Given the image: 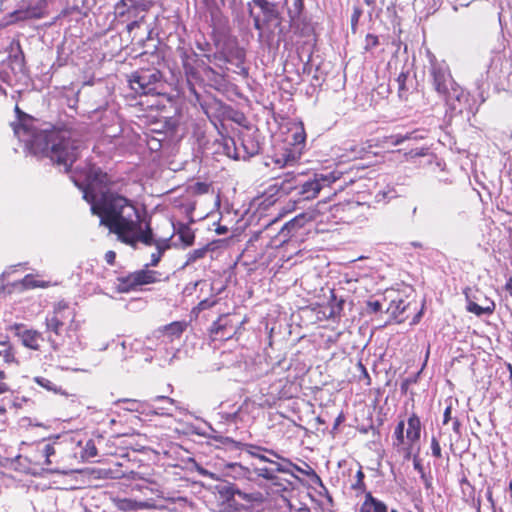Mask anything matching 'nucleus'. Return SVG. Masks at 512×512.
<instances>
[{
  "label": "nucleus",
  "mask_w": 512,
  "mask_h": 512,
  "mask_svg": "<svg viewBox=\"0 0 512 512\" xmlns=\"http://www.w3.org/2000/svg\"><path fill=\"white\" fill-rule=\"evenodd\" d=\"M216 303L217 300L207 298L200 301L195 309H197L198 311H204L206 309L213 307Z\"/></svg>",
  "instance_id": "47"
},
{
  "label": "nucleus",
  "mask_w": 512,
  "mask_h": 512,
  "mask_svg": "<svg viewBox=\"0 0 512 512\" xmlns=\"http://www.w3.org/2000/svg\"><path fill=\"white\" fill-rule=\"evenodd\" d=\"M182 67L189 85H193L201 80L200 70L204 72H213V69L207 66L203 60L193 51L183 50L180 54Z\"/></svg>",
  "instance_id": "8"
},
{
  "label": "nucleus",
  "mask_w": 512,
  "mask_h": 512,
  "mask_svg": "<svg viewBox=\"0 0 512 512\" xmlns=\"http://www.w3.org/2000/svg\"><path fill=\"white\" fill-rule=\"evenodd\" d=\"M134 273L127 275L126 277L119 278L118 290L120 292H129L134 290L137 286H140L139 283L133 281Z\"/></svg>",
  "instance_id": "34"
},
{
  "label": "nucleus",
  "mask_w": 512,
  "mask_h": 512,
  "mask_svg": "<svg viewBox=\"0 0 512 512\" xmlns=\"http://www.w3.org/2000/svg\"><path fill=\"white\" fill-rule=\"evenodd\" d=\"M364 2L367 6L373 8L380 6L381 8L387 7L389 9L390 7L395 6L397 0H364Z\"/></svg>",
  "instance_id": "43"
},
{
  "label": "nucleus",
  "mask_w": 512,
  "mask_h": 512,
  "mask_svg": "<svg viewBox=\"0 0 512 512\" xmlns=\"http://www.w3.org/2000/svg\"><path fill=\"white\" fill-rule=\"evenodd\" d=\"M158 272L148 270V269H142L139 271L134 272L133 281L136 283H139V285H146L155 283L157 281Z\"/></svg>",
  "instance_id": "23"
},
{
  "label": "nucleus",
  "mask_w": 512,
  "mask_h": 512,
  "mask_svg": "<svg viewBox=\"0 0 512 512\" xmlns=\"http://www.w3.org/2000/svg\"><path fill=\"white\" fill-rule=\"evenodd\" d=\"M130 89L139 96L160 95L164 90L162 73L159 70H139L133 72L128 79Z\"/></svg>",
  "instance_id": "4"
},
{
  "label": "nucleus",
  "mask_w": 512,
  "mask_h": 512,
  "mask_svg": "<svg viewBox=\"0 0 512 512\" xmlns=\"http://www.w3.org/2000/svg\"><path fill=\"white\" fill-rule=\"evenodd\" d=\"M429 78L434 90L439 96L447 94L452 87H455L450 68L444 60L437 59L434 55L429 54Z\"/></svg>",
  "instance_id": "5"
},
{
  "label": "nucleus",
  "mask_w": 512,
  "mask_h": 512,
  "mask_svg": "<svg viewBox=\"0 0 512 512\" xmlns=\"http://www.w3.org/2000/svg\"><path fill=\"white\" fill-rule=\"evenodd\" d=\"M241 445H242V450H244L246 453H248L249 455H251L254 458H256V455L260 454V452H265V453L269 454V451H272L271 449L253 445V444H241Z\"/></svg>",
  "instance_id": "40"
},
{
  "label": "nucleus",
  "mask_w": 512,
  "mask_h": 512,
  "mask_svg": "<svg viewBox=\"0 0 512 512\" xmlns=\"http://www.w3.org/2000/svg\"><path fill=\"white\" fill-rule=\"evenodd\" d=\"M142 19H143V16H141V17H140V20H138L137 18L129 20V21H130V23H128V24H127V27H126V28H127V31H128V32H131V31H133L135 28L139 27L140 22H141V20H142Z\"/></svg>",
  "instance_id": "54"
},
{
  "label": "nucleus",
  "mask_w": 512,
  "mask_h": 512,
  "mask_svg": "<svg viewBox=\"0 0 512 512\" xmlns=\"http://www.w3.org/2000/svg\"><path fill=\"white\" fill-rule=\"evenodd\" d=\"M75 311L66 302L60 301L53 307V311L47 313L45 326L48 332L60 335L66 320L74 321Z\"/></svg>",
  "instance_id": "6"
},
{
  "label": "nucleus",
  "mask_w": 512,
  "mask_h": 512,
  "mask_svg": "<svg viewBox=\"0 0 512 512\" xmlns=\"http://www.w3.org/2000/svg\"><path fill=\"white\" fill-rule=\"evenodd\" d=\"M149 403L148 414L170 415L171 407L176 404V401L167 396H156Z\"/></svg>",
  "instance_id": "16"
},
{
  "label": "nucleus",
  "mask_w": 512,
  "mask_h": 512,
  "mask_svg": "<svg viewBox=\"0 0 512 512\" xmlns=\"http://www.w3.org/2000/svg\"><path fill=\"white\" fill-rule=\"evenodd\" d=\"M394 447L398 452L403 454L405 460L413 458L415 453L419 455L420 451L419 443H409L408 441L404 442L403 445H395Z\"/></svg>",
  "instance_id": "29"
},
{
  "label": "nucleus",
  "mask_w": 512,
  "mask_h": 512,
  "mask_svg": "<svg viewBox=\"0 0 512 512\" xmlns=\"http://www.w3.org/2000/svg\"><path fill=\"white\" fill-rule=\"evenodd\" d=\"M325 202H319L317 204V208L315 210L301 213L284 224L282 229L280 230V235L285 241L289 237H291L294 233L297 232L300 228H302L309 221H317L318 217L321 216L320 221H324V218L329 219V216H325L321 212V208L325 206Z\"/></svg>",
  "instance_id": "9"
},
{
  "label": "nucleus",
  "mask_w": 512,
  "mask_h": 512,
  "mask_svg": "<svg viewBox=\"0 0 512 512\" xmlns=\"http://www.w3.org/2000/svg\"><path fill=\"white\" fill-rule=\"evenodd\" d=\"M98 451L93 440H88L83 448L82 457L89 459L97 456Z\"/></svg>",
  "instance_id": "42"
},
{
  "label": "nucleus",
  "mask_w": 512,
  "mask_h": 512,
  "mask_svg": "<svg viewBox=\"0 0 512 512\" xmlns=\"http://www.w3.org/2000/svg\"><path fill=\"white\" fill-rule=\"evenodd\" d=\"M300 157L301 154L299 152V147L289 148L285 145L280 151L275 153L272 161L275 165L282 168L294 165L300 159Z\"/></svg>",
  "instance_id": "14"
},
{
  "label": "nucleus",
  "mask_w": 512,
  "mask_h": 512,
  "mask_svg": "<svg viewBox=\"0 0 512 512\" xmlns=\"http://www.w3.org/2000/svg\"><path fill=\"white\" fill-rule=\"evenodd\" d=\"M406 423V441L409 443H419L422 430L420 418L416 413L413 412L408 417Z\"/></svg>",
  "instance_id": "17"
},
{
  "label": "nucleus",
  "mask_w": 512,
  "mask_h": 512,
  "mask_svg": "<svg viewBox=\"0 0 512 512\" xmlns=\"http://www.w3.org/2000/svg\"><path fill=\"white\" fill-rule=\"evenodd\" d=\"M408 79V72H400L397 78L395 79V83L397 85L399 97H404L405 93L408 91L406 87V82Z\"/></svg>",
  "instance_id": "39"
},
{
  "label": "nucleus",
  "mask_w": 512,
  "mask_h": 512,
  "mask_svg": "<svg viewBox=\"0 0 512 512\" xmlns=\"http://www.w3.org/2000/svg\"><path fill=\"white\" fill-rule=\"evenodd\" d=\"M306 467L308 468V471H305L304 469H302L301 467H299V466H297V465L295 464V467H293V473H294L295 471L300 472V473H302V474H304V475H310L311 473H314V471L312 470V468H311L310 466H308V465L306 464Z\"/></svg>",
  "instance_id": "57"
},
{
  "label": "nucleus",
  "mask_w": 512,
  "mask_h": 512,
  "mask_svg": "<svg viewBox=\"0 0 512 512\" xmlns=\"http://www.w3.org/2000/svg\"><path fill=\"white\" fill-rule=\"evenodd\" d=\"M486 498H487L488 502L490 503L491 507L494 509L495 508V502H494V499H493L492 489L490 487L486 491Z\"/></svg>",
  "instance_id": "58"
},
{
  "label": "nucleus",
  "mask_w": 512,
  "mask_h": 512,
  "mask_svg": "<svg viewBox=\"0 0 512 512\" xmlns=\"http://www.w3.org/2000/svg\"><path fill=\"white\" fill-rule=\"evenodd\" d=\"M48 341L51 345V348L54 350V351H57L59 349V344L51 337L48 338Z\"/></svg>",
  "instance_id": "64"
},
{
  "label": "nucleus",
  "mask_w": 512,
  "mask_h": 512,
  "mask_svg": "<svg viewBox=\"0 0 512 512\" xmlns=\"http://www.w3.org/2000/svg\"><path fill=\"white\" fill-rule=\"evenodd\" d=\"M431 450H432V455L434 457L441 458V456H442L441 447H440L439 441L437 440L436 437H432V439H431Z\"/></svg>",
  "instance_id": "49"
},
{
  "label": "nucleus",
  "mask_w": 512,
  "mask_h": 512,
  "mask_svg": "<svg viewBox=\"0 0 512 512\" xmlns=\"http://www.w3.org/2000/svg\"><path fill=\"white\" fill-rule=\"evenodd\" d=\"M451 419V407H447L443 415V424H447Z\"/></svg>",
  "instance_id": "60"
},
{
  "label": "nucleus",
  "mask_w": 512,
  "mask_h": 512,
  "mask_svg": "<svg viewBox=\"0 0 512 512\" xmlns=\"http://www.w3.org/2000/svg\"><path fill=\"white\" fill-rule=\"evenodd\" d=\"M361 15H362L361 8L355 6L353 8V12L351 15V30L353 33H356V31H357V26H358L359 19H360Z\"/></svg>",
  "instance_id": "44"
},
{
  "label": "nucleus",
  "mask_w": 512,
  "mask_h": 512,
  "mask_svg": "<svg viewBox=\"0 0 512 512\" xmlns=\"http://www.w3.org/2000/svg\"><path fill=\"white\" fill-rule=\"evenodd\" d=\"M252 2L260 8L265 17V21H277L280 23L281 11L279 10V3L270 0H252Z\"/></svg>",
  "instance_id": "15"
},
{
  "label": "nucleus",
  "mask_w": 512,
  "mask_h": 512,
  "mask_svg": "<svg viewBox=\"0 0 512 512\" xmlns=\"http://www.w3.org/2000/svg\"><path fill=\"white\" fill-rule=\"evenodd\" d=\"M264 452H260V454H257L256 455V458L259 459L260 461H263V462H270L271 459L268 458L265 454H263Z\"/></svg>",
  "instance_id": "63"
},
{
  "label": "nucleus",
  "mask_w": 512,
  "mask_h": 512,
  "mask_svg": "<svg viewBox=\"0 0 512 512\" xmlns=\"http://www.w3.org/2000/svg\"><path fill=\"white\" fill-rule=\"evenodd\" d=\"M239 409L231 412V413H222L221 419L226 420L228 422H236V419L238 418Z\"/></svg>",
  "instance_id": "52"
},
{
  "label": "nucleus",
  "mask_w": 512,
  "mask_h": 512,
  "mask_svg": "<svg viewBox=\"0 0 512 512\" xmlns=\"http://www.w3.org/2000/svg\"><path fill=\"white\" fill-rule=\"evenodd\" d=\"M46 15V3L40 1L34 6H29L26 9H19L9 15V24L19 21H26L30 19H41Z\"/></svg>",
  "instance_id": "12"
},
{
  "label": "nucleus",
  "mask_w": 512,
  "mask_h": 512,
  "mask_svg": "<svg viewBox=\"0 0 512 512\" xmlns=\"http://www.w3.org/2000/svg\"><path fill=\"white\" fill-rule=\"evenodd\" d=\"M423 138H424L423 135H419L417 131H413L411 133H406L404 135L398 134V135L391 136V143L393 145H400L403 142H405L406 140L423 139Z\"/></svg>",
  "instance_id": "38"
},
{
  "label": "nucleus",
  "mask_w": 512,
  "mask_h": 512,
  "mask_svg": "<svg viewBox=\"0 0 512 512\" xmlns=\"http://www.w3.org/2000/svg\"><path fill=\"white\" fill-rule=\"evenodd\" d=\"M361 512H388V507L384 502L372 496L371 493H367Z\"/></svg>",
  "instance_id": "21"
},
{
  "label": "nucleus",
  "mask_w": 512,
  "mask_h": 512,
  "mask_svg": "<svg viewBox=\"0 0 512 512\" xmlns=\"http://www.w3.org/2000/svg\"><path fill=\"white\" fill-rule=\"evenodd\" d=\"M260 500V494H246L235 491L219 505L217 512H252L255 502Z\"/></svg>",
  "instance_id": "7"
},
{
  "label": "nucleus",
  "mask_w": 512,
  "mask_h": 512,
  "mask_svg": "<svg viewBox=\"0 0 512 512\" xmlns=\"http://www.w3.org/2000/svg\"><path fill=\"white\" fill-rule=\"evenodd\" d=\"M379 44L378 37L373 34H367L365 38V50L369 51Z\"/></svg>",
  "instance_id": "46"
},
{
  "label": "nucleus",
  "mask_w": 512,
  "mask_h": 512,
  "mask_svg": "<svg viewBox=\"0 0 512 512\" xmlns=\"http://www.w3.org/2000/svg\"><path fill=\"white\" fill-rule=\"evenodd\" d=\"M210 251V246L209 245H206L204 247H201V248H198V249H195V250H192L190 251L188 254H187V260L184 264V267L200 260V259H203L207 252Z\"/></svg>",
  "instance_id": "31"
},
{
  "label": "nucleus",
  "mask_w": 512,
  "mask_h": 512,
  "mask_svg": "<svg viewBox=\"0 0 512 512\" xmlns=\"http://www.w3.org/2000/svg\"><path fill=\"white\" fill-rule=\"evenodd\" d=\"M242 146L248 156H254L260 151L259 143L251 136H246L242 139Z\"/></svg>",
  "instance_id": "32"
},
{
  "label": "nucleus",
  "mask_w": 512,
  "mask_h": 512,
  "mask_svg": "<svg viewBox=\"0 0 512 512\" xmlns=\"http://www.w3.org/2000/svg\"><path fill=\"white\" fill-rule=\"evenodd\" d=\"M305 140H306V134H305L304 128L302 126H300V127H297L295 129V131H293L292 142L286 146L289 148H298L299 147V152L302 155L303 148L305 145Z\"/></svg>",
  "instance_id": "28"
},
{
  "label": "nucleus",
  "mask_w": 512,
  "mask_h": 512,
  "mask_svg": "<svg viewBox=\"0 0 512 512\" xmlns=\"http://www.w3.org/2000/svg\"><path fill=\"white\" fill-rule=\"evenodd\" d=\"M404 302L403 301H400L398 303V305L396 306V309L392 311V314H396L397 312L399 314H402L405 310V307L404 306H401Z\"/></svg>",
  "instance_id": "61"
},
{
  "label": "nucleus",
  "mask_w": 512,
  "mask_h": 512,
  "mask_svg": "<svg viewBox=\"0 0 512 512\" xmlns=\"http://www.w3.org/2000/svg\"><path fill=\"white\" fill-rule=\"evenodd\" d=\"M442 97L452 113H461L468 102V94L457 83Z\"/></svg>",
  "instance_id": "11"
},
{
  "label": "nucleus",
  "mask_w": 512,
  "mask_h": 512,
  "mask_svg": "<svg viewBox=\"0 0 512 512\" xmlns=\"http://www.w3.org/2000/svg\"><path fill=\"white\" fill-rule=\"evenodd\" d=\"M210 331L212 334L216 336L228 339L233 334V326L228 316L222 315L216 321L213 322Z\"/></svg>",
  "instance_id": "19"
},
{
  "label": "nucleus",
  "mask_w": 512,
  "mask_h": 512,
  "mask_svg": "<svg viewBox=\"0 0 512 512\" xmlns=\"http://www.w3.org/2000/svg\"><path fill=\"white\" fill-rule=\"evenodd\" d=\"M258 476L270 480L275 481L277 479L275 469L274 468H268V467H259L255 469Z\"/></svg>",
  "instance_id": "41"
},
{
  "label": "nucleus",
  "mask_w": 512,
  "mask_h": 512,
  "mask_svg": "<svg viewBox=\"0 0 512 512\" xmlns=\"http://www.w3.org/2000/svg\"><path fill=\"white\" fill-rule=\"evenodd\" d=\"M174 229L185 247L191 246L194 243L195 234L188 224L178 223L177 226L174 225Z\"/></svg>",
  "instance_id": "22"
},
{
  "label": "nucleus",
  "mask_w": 512,
  "mask_h": 512,
  "mask_svg": "<svg viewBox=\"0 0 512 512\" xmlns=\"http://www.w3.org/2000/svg\"><path fill=\"white\" fill-rule=\"evenodd\" d=\"M116 253L114 251H108L105 254V260L109 265H113L115 262Z\"/></svg>",
  "instance_id": "55"
},
{
  "label": "nucleus",
  "mask_w": 512,
  "mask_h": 512,
  "mask_svg": "<svg viewBox=\"0 0 512 512\" xmlns=\"http://www.w3.org/2000/svg\"><path fill=\"white\" fill-rule=\"evenodd\" d=\"M413 466L414 469L421 475V478L425 479V471L417 453H415L413 456Z\"/></svg>",
  "instance_id": "48"
},
{
  "label": "nucleus",
  "mask_w": 512,
  "mask_h": 512,
  "mask_svg": "<svg viewBox=\"0 0 512 512\" xmlns=\"http://www.w3.org/2000/svg\"><path fill=\"white\" fill-rule=\"evenodd\" d=\"M141 4L136 0H120L114 6L115 19L122 22L139 17Z\"/></svg>",
  "instance_id": "13"
},
{
  "label": "nucleus",
  "mask_w": 512,
  "mask_h": 512,
  "mask_svg": "<svg viewBox=\"0 0 512 512\" xmlns=\"http://www.w3.org/2000/svg\"><path fill=\"white\" fill-rule=\"evenodd\" d=\"M269 455H271L279 460V468H274L275 473L280 472V473L289 474L293 477H296L295 474H293V467H295V464L292 463L288 458L280 456L274 450L269 451Z\"/></svg>",
  "instance_id": "25"
},
{
  "label": "nucleus",
  "mask_w": 512,
  "mask_h": 512,
  "mask_svg": "<svg viewBox=\"0 0 512 512\" xmlns=\"http://www.w3.org/2000/svg\"><path fill=\"white\" fill-rule=\"evenodd\" d=\"M116 507L121 511H133V510H142V509H153L155 505L149 501H136L130 498H118L115 499Z\"/></svg>",
  "instance_id": "18"
},
{
  "label": "nucleus",
  "mask_w": 512,
  "mask_h": 512,
  "mask_svg": "<svg viewBox=\"0 0 512 512\" xmlns=\"http://www.w3.org/2000/svg\"><path fill=\"white\" fill-rule=\"evenodd\" d=\"M487 302L488 304L486 306H481L475 302L469 301L467 305V310L471 313H474L477 316L490 315L495 310V304L493 301L487 300Z\"/></svg>",
  "instance_id": "26"
},
{
  "label": "nucleus",
  "mask_w": 512,
  "mask_h": 512,
  "mask_svg": "<svg viewBox=\"0 0 512 512\" xmlns=\"http://www.w3.org/2000/svg\"><path fill=\"white\" fill-rule=\"evenodd\" d=\"M356 477H357V483H356L355 487H360V486L364 485V483H363L364 473L362 472V470L357 471Z\"/></svg>",
  "instance_id": "59"
},
{
  "label": "nucleus",
  "mask_w": 512,
  "mask_h": 512,
  "mask_svg": "<svg viewBox=\"0 0 512 512\" xmlns=\"http://www.w3.org/2000/svg\"><path fill=\"white\" fill-rule=\"evenodd\" d=\"M367 308L372 313H377L382 310V304L378 300H369L367 302Z\"/></svg>",
  "instance_id": "51"
},
{
  "label": "nucleus",
  "mask_w": 512,
  "mask_h": 512,
  "mask_svg": "<svg viewBox=\"0 0 512 512\" xmlns=\"http://www.w3.org/2000/svg\"><path fill=\"white\" fill-rule=\"evenodd\" d=\"M343 172L339 170L321 171L311 174H287L281 181L279 190L289 195L294 204L316 198L320 191L340 180Z\"/></svg>",
  "instance_id": "3"
},
{
  "label": "nucleus",
  "mask_w": 512,
  "mask_h": 512,
  "mask_svg": "<svg viewBox=\"0 0 512 512\" xmlns=\"http://www.w3.org/2000/svg\"><path fill=\"white\" fill-rule=\"evenodd\" d=\"M57 446H59L57 441L43 445L40 453L45 458V464L50 465L53 463V457L59 452V447Z\"/></svg>",
  "instance_id": "30"
},
{
  "label": "nucleus",
  "mask_w": 512,
  "mask_h": 512,
  "mask_svg": "<svg viewBox=\"0 0 512 512\" xmlns=\"http://www.w3.org/2000/svg\"><path fill=\"white\" fill-rule=\"evenodd\" d=\"M505 290L512 296V277L507 280Z\"/></svg>",
  "instance_id": "62"
},
{
  "label": "nucleus",
  "mask_w": 512,
  "mask_h": 512,
  "mask_svg": "<svg viewBox=\"0 0 512 512\" xmlns=\"http://www.w3.org/2000/svg\"><path fill=\"white\" fill-rule=\"evenodd\" d=\"M161 257L162 256L160 255V253H156V252L152 253L151 254V261H150V263L146 264L145 266L146 267H149V266L155 267V266H157L158 263L161 260Z\"/></svg>",
  "instance_id": "53"
},
{
  "label": "nucleus",
  "mask_w": 512,
  "mask_h": 512,
  "mask_svg": "<svg viewBox=\"0 0 512 512\" xmlns=\"http://www.w3.org/2000/svg\"><path fill=\"white\" fill-rule=\"evenodd\" d=\"M15 136L35 155L48 157L51 162L68 172L76 161L82 142L68 130L39 129L38 121L26 114L13 124Z\"/></svg>",
  "instance_id": "2"
},
{
  "label": "nucleus",
  "mask_w": 512,
  "mask_h": 512,
  "mask_svg": "<svg viewBox=\"0 0 512 512\" xmlns=\"http://www.w3.org/2000/svg\"><path fill=\"white\" fill-rule=\"evenodd\" d=\"M186 324L184 322H172L163 328V335L167 337L170 341H173L175 338H179L184 332Z\"/></svg>",
  "instance_id": "24"
},
{
  "label": "nucleus",
  "mask_w": 512,
  "mask_h": 512,
  "mask_svg": "<svg viewBox=\"0 0 512 512\" xmlns=\"http://www.w3.org/2000/svg\"><path fill=\"white\" fill-rule=\"evenodd\" d=\"M34 381L39 386H41L42 388H44V389H46L48 391H52L54 393L65 394L61 390V388H58L52 381H50L49 379H47L45 377L37 376V377L34 378Z\"/></svg>",
  "instance_id": "37"
},
{
  "label": "nucleus",
  "mask_w": 512,
  "mask_h": 512,
  "mask_svg": "<svg viewBox=\"0 0 512 512\" xmlns=\"http://www.w3.org/2000/svg\"><path fill=\"white\" fill-rule=\"evenodd\" d=\"M277 2L279 3V8L287 6V13L291 23L299 19L304 8L303 0H282Z\"/></svg>",
  "instance_id": "20"
},
{
  "label": "nucleus",
  "mask_w": 512,
  "mask_h": 512,
  "mask_svg": "<svg viewBox=\"0 0 512 512\" xmlns=\"http://www.w3.org/2000/svg\"><path fill=\"white\" fill-rule=\"evenodd\" d=\"M253 20H254V28L259 31V36L260 37H262V35H263L264 26L273 22V21H265V17L264 16H263V20L262 21L260 20L259 16H254ZM280 24H281V22L279 24L276 22L277 26H279Z\"/></svg>",
  "instance_id": "45"
},
{
  "label": "nucleus",
  "mask_w": 512,
  "mask_h": 512,
  "mask_svg": "<svg viewBox=\"0 0 512 512\" xmlns=\"http://www.w3.org/2000/svg\"><path fill=\"white\" fill-rule=\"evenodd\" d=\"M150 244H145L146 246H155L156 247V253H160V255L162 256L164 254V252L169 249L170 247V244H169V239H158V240H155L154 239V236H153V231L151 230V235H150Z\"/></svg>",
  "instance_id": "36"
},
{
  "label": "nucleus",
  "mask_w": 512,
  "mask_h": 512,
  "mask_svg": "<svg viewBox=\"0 0 512 512\" xmlns=\"http://www.w3.org/2000/svg\"><path fill=\"white\" fill-rule=\"evenodd\" d=\"M405 424H406L405 420H401L396 425L394 433H393V437L395 439L394 442H393V446H395V445H403L404 442H406Z\"/></svg>",
  "instance_id": "33"
},
{
  "label": "nucleus",
  "mask_w": 512,
  "mask_h": 512,
  "mask_svg": "<svg viewBox=\"0 0 512 512\" xmlns=\"http://www.w3.org/2000/svg\"><path fill=\"white\" fill-rule=\"evenodd\" d=\"M15 336L21 344L31 350H39L44 342V336L41 332L29 329L23 324L15 325Z\"/></svg>",
  "instance_id": "10"
},
{
  "label": "nucleus",
  "mask_w": 512,
  "mask_h": 512,
  "mask_svg": "<svg viewBox=\"0 0 512 512\" xmlns=\"http://www.w3.org/2000/svg\"><path fill=\"white\" fill-rule=\"evenodd\" d=\"M22 286L25 289H33V288H44L47 287L48 284L44 281L37 280L33 275L28 274L26 275L22 281Z\"/></svg>",
  "instance_id": "35"
},
{
  "label": "nucleus",
  "mask_w": 512,
  "mask_h": 512,
  "mask_svg": "<svg viewBox=\"0 0 512 512\" xmlns=\"http://www.w3.org/2000/svg\"><path fill=\"white\" fill-rule=\"evenodd\" d=\"M211 433L209 434V437L210 438H213L215 439L216 441H220L222 443H229V442H234L231 438L229 437H224V436H221V435H218V431L215 430L214 428L212 427H209Z\"/></svg>",
  "instance_id": "50"
},
{
  "label": "nucleus",
  "mask_w": 512,
  "mask_h": 512,
  "mask_svg": "<svg viewBox=\"0 0 512 512\" xmlns=\"http://www.w3.org/2000/svg\"><path fill=\"white\" fill-rule=\"evenodd\" d=\"M91 205V212L100 217V224L117 236V239L136 249L138 243L150 244L151 226L144 222L137 206L130 199L104 191L109 183L107 173L93 164L77 168L71 176Z\"/></svg>",
  "instance_id": "1"
},
{
  "label": "nucleus",
  "mask_w": 512,
  "mask_h": 512,
  "mask_svg": "<svg viewBox=\"0 0 512 512\" xmlns=\"http://www.w3.org/2000/svg\"><path fill=\"white\" fill-rule=\"evenodd\" d=\"M118 402L126 403V410L131 412H138V413H146L148 414V409L150 408V403L147 401H139V400H132V399H121Z\"/></svg>",
  "instance_id": "27"
},
{
  "label": "nucleus",
  "mask_w": 512,
  "mask_h": 512,
  "mask_svg": "<svg viewBox=\"0 0 512 512\" xmlns=\"http://www.w3.org/2000/svg\"><path fill=\"white\" fill-rule=\"evenodd\" d=\"M193 464H194V467L196 469V471L202 475V476H210L211 474L206 470L204 469L202 466H200L198 463H196L194 460H193Z\"/></svg>",
  "instance_id": "56"
}]
</instances>
